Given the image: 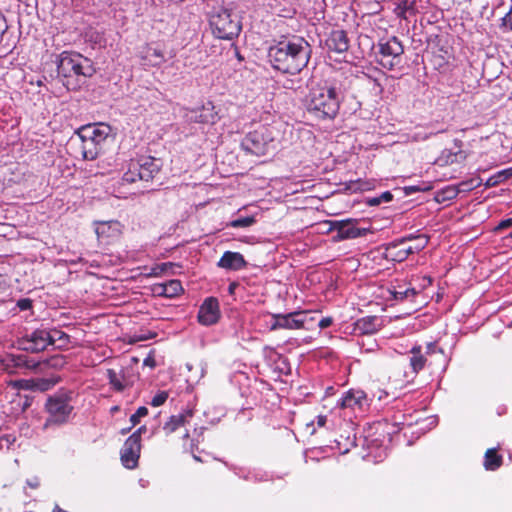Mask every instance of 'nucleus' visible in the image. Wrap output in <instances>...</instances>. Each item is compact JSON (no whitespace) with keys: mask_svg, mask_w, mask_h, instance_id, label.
<instances>
[{"mask_svg":"<svg viewBox=\"0 0 512 512\" xmlns=\"http://www.w3.org/2000/svg\"><path fill=\"white\" fill-rule=\"evenodd\" d=\"M480 185V182L477 179H471L469 181L461 182L458 185V188H448L446 191H444L445 194H447L443 199H452L455 198L459 191H468L472 190Z\"/></svg>","mask_w":512,"mask_h":512,"instance_id":"nucleus-25","label":"nucleus"},{"mask_svg":"<svg viewBox=\"0 0 512 512\" xmlns=\"http://www.w3.org/2000/svg\"><path fill=\"white\" fill-rule=\"evenodd\" d=\"M13 386L22 390L35 391V379H20L13 382Z\"/></svg>","mask_w":512,"mask_h":512,"instance_id":"nucleus-37","label":"nucleus"},{"mask_svg":"<svg viewBox=\"0 0 512 512\" xmlns=\"http://www.w3.org/2000/svg\"><path fill=\"white\" fill-rule=\"evenodd\" d=\"M274 322L270 330L278 329H301L306 322V313L302 311L291 312L288 314H273Z\"/></svg>","mask_w":512,"mask_h":512,"instance_id":"nucleus-10","label":"nucleus"},{"mask_svg":"<svg viewBox=\"0 0 512 512\" xmlns=\"http://www.w3.org/2000/svg\"><path fill=\"white\" fill-rule=\"evenodd\" d=\"M410 240H412V236H405L388 245L387 251L394 261L402 262L408 258L409 254L405 247Z\"/></svg>","mask_w":512,"mask_h":512,"instance_id":"nucleus-19","label":"nucleus"},{"mask_svg":"<svg viewBox=\"0 0 512 512\" xmlns=\"http://www.w3.org/2000/svg\"><path fill=\"white\" fill-rule=\"evenodd\" d=\"M8 25L5 17L0 14V42L2 41L4 33L7 31Z\"/></svg>","mask_w":512,"mask_h":512,"instance_id":"nucleus-43","label":"nucleus"},{"mask_svg":"<svg viewBox=\"0 0 512 512\" xmlns=\"http://www.w3.org/2000/svg\"><path fill=\"white\" fill-rule=\"evenodd\" d=\"M192 415V410H186L177 415L170 416L169 419L163 425V430L166 433V435L172 434L180 427H183L186 424L188 418H191Z\"/></svg>","mask_w":512,"mask_h":512,"instance_id":"nucleus-20","label":"nucleus"},{"mask_svg":"<svg viewBox=\"0 0 512 512\" xmlns=\"http://www.w3.org/2000/svg\"><path fill=\"white\" fill-rule=\"evenodd\" d=\"M440 352V353H443V350L442 348H438L437 345H436V342H429L427 343L426 345V354L427 355H430V354H433L435 352Z\"/></svg>","mask_w":512,"mask_h":512,"instance_id":"nucleus-41","label":"nucleus"},{"mask_svg":"<svg viewBox=\"0 0 512 512\" xmlns=\"http://www.w3.org/2000/svg\"><path fill=\"white\" fill-rule=\"evenodd\" d=\"M512 226V219H505V220H502L496 227V230H504L508 227H511Z\"/></svg>","mask_w":512,"mask_h":512,"instance_id":"nucleus-45","label":"nucleus"},{"mask_svg":"<svg viewBox=\"0 0 512 512\" xmlns=\"http://www.w3.org/2000/svg\"><path fill=\"white\" fill-rule=\"evenodd\" d=\"M109 130L110 127L108 125L93 124L81 127L78 135L81 139H90L100 144L108 136Z\"/></svg>","mask_w":512,"mask_h":512,"instance_id":"nucleus-17","label":"nucleus"},{"mask_svg":"<svg viewBox=\"0 0 512 512\" xmlns=\"http://www.w3.org/2000/svg\"><path fill=\"white\" fill-rule=\"evenodd\" d=\"M107 377L110 385L114 388V390L121 392L124 390L125 385L123 383V375L117 373L114 369L107 370Z\"/></svg>","mask_w":512,"mask_h":512,"instance_id":"nucleus-30","label":"nucleus"},{"mask_svg":"<svg viewBox=\"0 0 512 512\" xmlns=\"http://www.w3.org/2000/svg\"><path fill=\"white\" fill-rule=\"evenodd\" d=\"M254 223L255 218L253 216H247L232 220L227 224V226L233 228H245L253 225Z\"/></svg>","mask_w":512,"mask_h":512,"instance_id":"nucleus-34","label":"nucleus"},{"mask_svg":"<svg viewBox=\"0 0 512 512\" xmlns=\"http://www.w3.org/2000/svg\"><path fill=\"white\" fill-rule=\"evenodd\" d=\"M381 203L390 202L393 199V195L390 191H385L381 195H379Z\"/></svg>","mask_w":512,"mask_h":512,"instance_id":"nucleus-46","label":"nucleus"},{"mask_svg":"<svg viewBox=\"0 0 512 512\" xmlns=\"http://www.w3.org/2000/svg\"><path fill=\"white\" fill-rule=\"evenodd\" d=\"M404 46L396 36L381 39L378 43V63L385 69L392 70L401 62Z\"/></svg>","mask_w":512,"mask_h":512,"instance_id":"nucleus-5","label":"nucleus"},{"mask_svg":"<svg viewBox=\"0 0 512 512\" xmlns=\"http://www.w3.org/2000/svg\"><path fill=\"white\" fill-rule=\"evenodd\" d=\"M349 39L344 30H332L325 40V46L331 52L344 53L349 49Z\"/></svg>","mask_w":512,"mask_h":512,"instance_id":"nucleus-16","label":"nucleus"},{"mask_svg":"<svg viewBox=\"0 0 512 512\" xmlns=\"http://www.w3.org/2000/svg\"><path fill=\"white\" fill-rule=\"evenodd\" d=\"M410 353L412 354L410 357V366L414 373H418L425 367L427 359L422 353V347L420 345L413 346Z\"/></svg>","mask_w":512,"mask_h":512,"instance_id":"nucleus-23","label":"nucleus"},{"mask_svg":"<svg viewBox=\"0 0 512 512\" xmlns=\"http://www.w3.org/2000/svg\"><path fill=\"white\" fill-rule=\"evenodd\" d=\"M130 429H131V427H130V428H128V429H123V430L121 431V433H122V434H125V433H127Z\"/></svg>","mask_w":512,"mask_h":512,"instance_id":"nucleus-56","label":"nucleus"},{"mask_svg":"<svg viewBox=\"0 0 512 512\" xmlns=\"http://www.w3.org/2000/svg\"><path fill=\"white\" fill-rule=\"evenodd\" d=\"M109 228H110L109 223L101 222L96 227V233H97L98 236L105 235L107 233V229H109Z\"/></svg>","mask_w":512,"mask_h":512,"instance_id":"nucleus-42","label":"nucleus"},{"mask_svg":"<svg viewBox=\"0 0 512 512\" xmlns=\"http://www.w3.org/2000/svg\"><path fill=\"white\" fill-rule=\"evenodd\" d=\"M185 438L189 437V433L186 432L185 435H184Z\"/></svg>","mask_w":512,"mask_h":512,"instance_id":"nucleus-58","label":"nucleus"},{"mask_svg":"<svg viewBox=\"0 0 512 512\" xmlns=\"http://www.w3.org/2000/svg\"><path fill=\"white\" fill-rule=\"evenodd\" d=\"M220 318L219 302L215 297H209L204 300L199 308L198 320L201 324L210 326L215 324Z\"/></svg>","mask_w":512,"mask_h":512,"instance_id":"nucleus-14","label":"nucleus"},{"mask_svg":"<svg viewBox=\"0 0 512 512\" xmlns=\"http://www.w3.org/2000/svg\"><path fill=\"white\" fill-rule=\"evenodd\" d=\"M154 291L157 292L158 295L173 298L179 295L183 291V288L181 282L179 280L174 279L166 283L157 285Z\"/></svg>","mask_w":512,"mask_h":512,"instance_id":"nucleus-22","label":"nucleus"},{"mask_svg":"<svg viewBox=\"0 0 512 512\" xmlns=\"http://www.w3.org/2000/svg\"><path fill=\"white\" fill-rule=\"evenodd\" d=\"M50 332L47 329H36L31 334L23 337L19 344L21 349L37 353L45 350L49 346Z\"/></svg>","mask_w":512,"mask_h":512,"instance_id":"nucleus-9","label":"nucleus"},{"mask_svg":"<svg viewBox=\"0 0 512 512\" xmlns=\"http://www.w3.org/2000/svg\"><path fill=\"white\" fill-rule=\"evenodd\" d=\"M358 222V219L353 218L334 221L331 223L330 230L337 232V235L335 236L337 240L355 239L372 232L371 228L357 227Z\"/></svg>","mask_w":512,"mask_h":512,"instance_id":"nucleus-8","label":"nucleus"},{"mask_svg":"<svg viewBox=\"0 0 512 512\" xmlns=\"http://www.w3.org/2000/svg\"><path fill=\"white\" fill-rule=\"evenodd\" d=\"M237 287V284L235 282L231 283L228 287V291L230 294H233L235 291V288Z\"/></svg>","mask_w":512,"mask_h":512,"instance_id":"nucleus-54","label":"nucleus"},{"mask_svg":"<svg viewBox=\"0 0 512 512\" xmlns=\"http://www.w3.org/2000/svg\"><path fill=\"white\" fill-rule=\"evenodd\" d=\"M12 361L14 362V366L16 367H26L30 369H36L38 366L42 364L41 362L29 360L27 359L26 356H18Z\"/></svg>","mask_w":512,"mask_h":512,"instance_id":"nucleus-35","label":"nucleus"},{"mask_svg":"<svg viewBox=\"0 0 512 512\" xmlns=\"http://www.w3.org/2000/svg\"><path fill=\"white\" fill-rule=\"evenodd\" d=\"M340 106L339 94L335 87L317 86L311 88L306 100L309 113L319 119H333Z\"/></svg>","mask_w":512,"mask_h":512,"instance_id":"nucleus-3","label":"nucleus"},{"mask_svg":"<svg viewBox=\"0 0 512 512\" xmlns=\"http://www.w3.org/2000/svg\"><path fill=\"white\" fill-rule=\"evenodd\" d=\"M268 140L264 137L263 133L255 130L249 132L242 140L241 147L247 153L256 156H263L268 150Z\"/></svg>","mask_w":512,"mask_h":512,"instance_id":"nucleus-12","label":"nucleus"},{"mask_svg":"<svg viewBox=\"0 0 512 512\" xmlns=\"http://www.w3.org/2000/svg\"><path fill=\"white\" fill-rule=\"evenodd\" d=\"M96 72L93 62L77 52L63 51L57 60V75L70 91H77Z\"/></svg>","mask_w":512,"mask_h":512,"instance_id":"nucleus-2","label":"nucleus"},{"mask_svg":"<svg viewBox=\"0 0 512 512\" xmlns=\"http://www.w3.org/2000/svg\"><path fill=\"white\" fill-rule=\"evenodd\" d=\"M82 140V156L85 160H94L97 158L99 153L98 146L100 145L96 141H92L90 139H81Z\"/></svg>","mask_w":512,"mask_h":512,"instance_id":"nucleus-26","label":"nucleus"},{"mask_svg":"<svg viewBox=\"0 0 512 512\" xmlns=\"http://www.w3.org/2000/svg\"><path fill=\"white\" fill-rule=\"evenodd\" d=\"M410 236H412L411 241H413V244L405 247L406 251H408L409 255L420 252L427 246V244L429 242V238L426 235H412L411 234Z\"/></svg>","mask_w":512,"mask_h":512,"instance_id":"nucleus-28","label":"nucleus"},{"mask_svg":"<svg viewBox=\"0 0 512 512\" xmlns=\"http://www.w3.org/2000/svg\"><path fill=\"white\" fill-rule=\"evenodd\" d=\"M312 53L311 45L302 37L280 41L268 50V60L275 70L298 74L307 65Z\"/></svg>","mask_w":512,"mask_h":512,"instance_id":"nucleus-1","label":"nucleus"},{"mask_svg":"<svg viewBox=\"0 0 512 512\" xmlns=\"http://www.w3.org/2000/svg\"><path fill=\"white\" fill-rule=\"evenodd\" d=\"M195 460L200 461V458L196 455L193 456Z\"/></svg>","mask_w":512,"mask_h":512,"instance_id":"nucleus-57","label":"nucleus"},{"mask_svg":"<svg viewBox=\"0 0 512 512\" xmlns=\"http://www.w3.org/2000/svg\"><path fill=\"white\" fill-rule=\"evenodd\" d=\"M503 458L494 448L488 449L484 457V467L486 470L495 471L501 467Z\"/></svg>","mask_w":512,"mask_h":512,"instance_id":"nucleus-24","label":"nucleus"},{"mask_svg":"<svg viewBox=\"0 0 512 512\" xmlns=\"http://www.w3.org/2000/svg\"><path fill=\"white\" fill-rule=\"evenodd\" d=\"M365 203L368 206H378V205L381 204V200H380L379 196H377V197H368V198H366Z\"/></svg>","mask_w":512,"mask_h":512,"instance_id":"nucleus-44","label":"nucleus"},{"mask_svg":"<svg viewBox=\"0 0 512 512\" xmlns=\"http://www.w3.org/2000/svg\"><path fill=\"white\" fill-rule=\"evenodd\" d=\"M48 332H50L49 345L57 344V347L61 348L68 344L69 336L63 331L58 329H51L48 330Z\"/></svg>","mask_w":512,"mask_h":512,"instance_id":"nucleus-29","label":"nucleus"},{"mask_svg":"<svg viewBox=\"0 0 512 512\" xmlns=\"http://www.w3.org/2000/svg\"><path fill=\"white\" fill-rule=\"evenodd\" d=\"M16 306L21 310V311H25V310H28L30 308H32V300L29 299V298H22V299H19L16 303Z\"/></svg>","mask_w":512,"mask_h":512,"instance_id":"nucleus-40","label":"nucleus"},{"mask_svg":"<svg viewBox=\"0 0 512 512\" xmlns=\"http://www.w3.org/2000/svg\"><path fill=\"white\" fill-rule=\"evenodd\" d=\"M168 398V393L166 391H161L157 393L151 400L150 404L153 407H158L163 405Z\"/></svg>","mask_w":512,"mask_h":512,"instance_id":"nucleus-39","label":"nucleus"},{"mask_svg":"<svg viewBox=\"0 0 512 512\" xmlns=\"http://www.w3.org/2000/svg\"><path fill=\"white\" fill-rule=\"evenodd\" d=\"M59 380V377L35 379V391H47L54 387L59 382Z\"/></svg>","mask_w":512,"mask_h":512,"instance_id":"nucleus-32","label":"nucleus"},{"mask_svg":"<svg viewBox=\"0 0 512 512\" xmlns=\"http://www.w3.org/2000/svg\"><path fill=\"white\" fill-rule=\"evenodd\" d=\"M147 431L146 426L139 427L131 436H137L138 443H141V435Z\"/></svg>","mask_w":512,"mask_h":512,"instance_id":"nucleus-48","label":"nucleus"},{"mask_svg":"<svg viewBox=\"0 0 512 512\" xmlns=\"http://www.w3.org/2000/svg\"><path fill=\"white\" fill-rule=\"evenodd\" d=\"M218 267L227 270H241L247 266L243 255L239 252L226 251L217 263Z\"/></svg>","mask_w":512,"mask_h":512,"instance_id":"nucleus-18","label":"nucleus"},{"mask_svg":"<svg viewBox=\"0 0 512 512\" xmlns=\"http://www.w3.org/2000/svg\"><path fill=\"white\" fill-rule=\"evenodd\" d=\"M46 411L49 414L45 422V427L52 424H63L68 420L73 407L69 404L67 397L64 395H55L48 398L46 405Z\"/></svg>","mask_w":512,"mask_h":512,"instance_id":"nucleus-6","label":"nucleus"},{"mask_svg":"<svg viewBox=\"0 0 512 512\" xmlns=\"http://www.w3.org/2000/svg\"><path fill=\"white\" fill-rule=\"evenodd\" d=\"M358 184V182H355V183H351L349 186H348V189L350 190H354L356 191L357 189H363L361 186H357V187H354V185Z\"/></svg>","mask_w":512,"mask_h":512,"instance_id":"nucleus-55","label":"nucleus"},{"mask_svg":"<svg viewBox=\"0 0 512 512\" xmlns=\"http://www.w3.org/2000/svg\"><path fill=\"white\" fill-rule=\"evenodd\" d=\"M140 452L141 443H138L137 436H129L120 451L122 465L127 469H135L138 466Z\"/></svg>","mask_w":512,"mask_h":512,"instance_id":"nucleus-11","label":"nucleus"},{"mask_svg":"<svg viewBox=\"0 0 512 512\" xmlns=\"http://www.w3.org/2000/svg\"><path fill=\"white\" fill-rule=\"evenodd\" d=\"M162 162L160 159L154 157H145L140 160L137 164L133 165L127 173L124 174V180L126 182H134L135 175L140 180L151 181L160 172Z\"/></svg>","mask_w":512,"mask_h":512,"instance_id":"nucleus-7","label":"nucleus"},{"mask_svg":"<svg viewBox=\"0 0 512 512\" xmlns=\"http://www.w3.org/2000/svg\"><path fill=\"white\" fill-rule=\"evenodd\" d=\"M420 190L421 189L418 186H408V187H405L406 194H410L412 192H417V191H420Z\"/></svg>","mask_w":512,"mask_h":512,"instance_id":"nucleus-51","label":"nucleus"},{"mask_svg":"<svg viewBox=\"0 0 512 512\" xmlns=\"http://www.w3.org/2000/svg\"><path fill=\"white\" fill-rule=\"evenodd\" d=\"M395 11L399 17L406 19L407 13L413 14L415 12L414 1L401 0Z\"/></svg>","mask_w":512,"mask_h":512,"instance_id":"nucleus-33","label":"nucleus"},{"mask_svg":"<svg viewBox=\"0 0 512 512\" xmlns=\"http://www.w3.org/2000/svg\"><path fill=\"white\" fill-rule=\"evenodd\" d=\"M380 328L379 319L377 316H367L358 319L355 323V331L361 334H373Z\"/></svg>","mask_w":512,"mask_h":512,"instance_id":"nucleus-21","label":"nucleus"},{"mask_svg":"<svg viewBox=\"0 0 512 512\" xmlns=\"http://www.w3.org/2000/svg\"><path fill=\"white\" fill-rule=\"evenodd\" d=\"M366 394L361 390H349L344 393L338 401V406L341 409H350L353 412L363 411L364 407L368 405Z\"/></svg>","mask_w":512,"mask_h":512,"instance_id":"nucleus-15","label":"nucleus"},{"mask_svg":"<svg viewBox=\"0 0 512 512\" xmlns=\"http://www.w3.org/2000/svg\"><path fill=\"white\" fill-rule=\"evenodd\" d=\"M27 485L29 487H31L32 489H36L39 487L40 485V482H39V479L37 477H34L33 479H28L26 481Z\"/></svg>","mask_w":512,"mask_h":512,"instance_id":"nucleus-49","label":"nucleus"},{"mask_svg":"<svg viewBox=\"0 0 512 512\" xmlns=\"http://www.w3.org/2000/svg\"><path fill=\"white\" fill-rule=\"evenodd\" d=\"M332 324V318L330 317H326V318H322L320 321H319V327L321 329H325V328H328L330 325Z\"/></svg>","mask_w":512,"mask_h":512,"instance_id":"nucleus-47","label":"nucleus"},{"mask_svg":"<svg viewBox=\"0 0 512 512\" xmlns=\"http://www.w3.org/2000/svg\"><path fill=\"white\" fill-rule=\"evenodd\" d=\"M326 420H327V417H326V416H324V415H319V416L317 417V424H318V426H320V427L324 426V425H325V423H326Z\"/></svg>","mask_w":512,"mask_h":512,"instance_id":"nucleus-50","label":"nucleus"},{"mask_svg":"<svg viewBox=\"0 0 512 512\" xmlns=\"http://www.w3.org/2000/svg\"><path fill=\"white\" fill-rule=\"evenodd\" d=\"M212 33L219 39L231 40L237 37L242 29L241 22L231 8H214L209 16Z\"/></svg>","mask_w":512,"mask_h":512,"instance_id":"nucleus-4","label":"nucleus"},{"mask_svg":"<svg viewBox=\"0 0 512 512\" xmlns=\"http://www.w3.org/2000/svg\"><path fill=\"white\" fill-rule=\"evenodd\" d=\"M43 364L47 367L61 369L66 364L65 357L63 355H54L46 359Z\"/></svg>","mask_w":512,"mask_h":512,"instance_id":"nucleus-36","label":"nucleus"},{"mask_svg":"<svg viewBox=\"0 0 512 512\" xmlns=\"http://www.w3.org/2000/svg\"><path fill=\"white\" fill-rule=\"evenodd\" d=\"M148 414V409L145 406L139 407L134 414L130 417V422L132 423V427L136 426L142 417H145Z\"/></svg>","mask_w":512,"mask_h":512,"instance_id":"nucleus-38","label":"nucleus"},{"mask_svg":"<svg viewBox=\"0 0 512 512\" xmlns=\"http://www.w3.org/2000/svg\"><path fill=\"white\" fill-rule=\"evenodd\" d=\"M393 298L397 301H405L410 300L413 301L414 298L418 295V291L415 288H405L402 289L401 286L395 287L392 291H390Z\"/></svg>","mask_w":512,"mask_h":512,"instance_id":"nucleus-27","label":"nucleus"},{"mask_svg":"<svg viewBox=\"0 0 512 512\" xmlns=\"http://www.w3.org/2000/svg\"><path fill=\"white\" fill-rule=\"evenodd\" d=\"M140 59L149 67H160L167 61L163 48L154 43L146 44L140 51Z\"/></svg>","mask_w":512,"mask_h":512,"instance_id":"nucleus-13","label":"nucleus"},{"mask_svg":"<svg viewBox=\"0 0 512 512\" xmlns=\"http://www.w3.org/2000/svg\"><path fill=\"white\" fill-rule=\"evenodd\" d=\"M31 405V399L29 397H25V401L22 404V409L25 411Z\"/></svg>","mask_w":512,"mask_h":512,"instance_id":"nucleus-52","label":"nucleus"},{"mask_svg":"<svg viewBox=\"0 0 512 512\" xmlns=\"http://www.w3.org/2000/svg\"><path fill=\"white\" fill-rule=\"evenodd\" d=\"M512 176V169H506L497 172L495 175L489 177L485 183L486 187H495Z\"/></svg>","mask_w":512,"mask_h":512,"instance_id":"nucleus-31","label":"nucleus"},{"mask_svg":"<svg viewBox=\"0 0 512 512\" xmlns=\"http://www.w3.org/2000/svg\"><path fill=\"white\" fill-rule=\"evenodd\" d=\"M144 365H148V366H150V367H154V365H155V361H154V359H152V358L148 357V358H146V359L144 360Z\"/></svg>","mask_w":512,"mask_h":512,"instance_id":"nucleus-53","label":"nucleus"}]
</instances>
